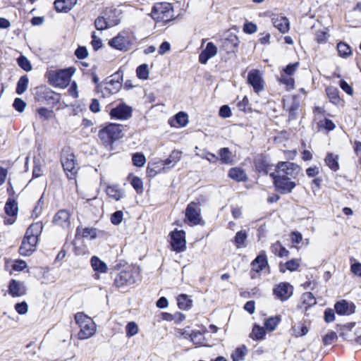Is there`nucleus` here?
I'll return each mask as SVG.
<instances>
[{"mask_svg":"<svg viewBox=\"0 0 361 361\" xmlns=\"http://www.w3.org/2000/svg\"><path fill=\"white\" fill-rule=\"evenodd\" d=\"M185 219L190 225H198L201 222L200 208L198 203L190 202L185 209Z\"/></svg>","mask_w":361,"mask_h":361,"instance_id":"nucleus-12","label":"nucleus"},{"mask_svg":"<svg viewBox=\"0 0 361 361\" xmlns=\"http://www.w3.org/2000/svg\"><path fill=\"white\" fill-rule=\"evenodd\" d=\"M133 109L124 103L118 104L113 108L109 113L112 119L126 121L131 118Z\"/></svg>","mask_w":361,"mask_h":361,"instance_id":"nucleus-11","label":"nucleus"},{"mask_svg":"<svg viewBox=\"0 0 361 361\" xmlns=\"http://www.w3.org/2000/svg\"><path fill=\"white\" fill-rule=\"evenodd\" d=\"M190 340L195 345H203L204 342V336L200 331H192L189 335Z\"/></svg>","mask_w":361,"mask_h":361,"instance_id":"nucleus-44","label":"nucleus"},{"mask_svg":"<svg viewBox=\"0 0 361 361\" xmlns=\"http://www.w3.org/2000/svg\"><path fill=\"white\" fill-rule=\"evenodd\" d=\"M8 292L13 298L21 297L26 294V288L23 282L12 279L9 283Z\"/></svg>","mask_w":361,"mask_h":361,"instance_id":"nucleus-17","label":"nucleus"},{"mask_svg":"<svg viewBox=\"0 0 361 361\" xmlns=\"http://www.w3.org/2000/svg\"><path fill=\"white\" fill-rule=\"evenodd\" d=\"M247 353V348L245 345H242L237 348L232 353L231 358L233 361H243Z\"/></svg>","mask_w":361,"mask_h":361,"instance_id":"nucleus-40","label":"nucleus"},{"mask_svg":"<svg viewBox=\"0 0 361 361\" xmlns=\"http://www.w3.org/2000/svg\"><path fill=\"white\" fill-rule=\"evenodd\" d=\"M247 82L253 88L255 93L259 94L264 90V81L262 74L259 70H251L248 73Z\"/></svg>","mask_w":361,"mask_h":361,"instance_id":"nucleus-9","label":"nucleus"},{"mask_svg":"<svg viewBox=\"0 0 361 361\" xmlns=\"http://www.w3.org/2000/svg\"><path fill=\"white\" fill-rule=\"evenodd\" d=\"M91 266L93 270L97 273L104 274L108 271L106 264L102 261L98 257L93 256L91 258Z\"/></svg>","mask_w":361,"mask_h":361,"instance_id":"nucleus-27","label":"nucleus"},{"mask_svg":"<svg viewBox=\"0 0 361 361\" xmlns=\"http://www.w3.org/2000/svg\"><path fill=\"white\" fill-rule=\"evenodd\" d=\"M54 224L63 228L71 226L70 214L66 210L59 211L54 217Z\"/></svg>","mask_w":361,"mask_h":361,"instance_id":"nucleus-21","label":"nucleus"},{"mask_svg":"<svg viewBox=\"0 0 361 361\" xmlns=\"http://www.w3.org/2000/svg\"><path fill=\"white\" fill-rule=\"evenodd\" d=\"M267 265L268 261L265 251L262 250L259 255L252 262V269L256 272H259Z\"/></svg>","mask_w":361,"mask_h":361,"instance_id":"nucleus-23","label":"nucleus"},{"mask_svg":"<svg viewBox=\"0 0 361 361\" xmlns=\"http://www.w3.org/2000/svg\"><path fill=\"white\" fill-rule=\"evenodd\" d=\"M329 37V31L327 28H324L323 30H318L315 33V40L319 44H323L326 42L328 38Z\"/></svg>","mask_w":361,"mask_h":361,"instance_id":"nucleus-45","label":"nucleus"},{"mask_svg":"<svg viewBox=\"0 0 361 361\" xmlns=\"http://www.w3.org/2000/svg\"><path fill=\"white\" fill-rule=\"evenodd\" d=\"M293 288L288 283H281L274 290L275 295L281 300H286L293 295Z\"/></svg>","mask_w":361,"mask_h":361,"instance_id":"nucleus-16","label":"nucleus"},{"mask_svg":"<svg viewBox=\"0 0 361 361\" xmlns=\"http://www.w3.org/2000/svg\"><path fill=\"white\" fill-rule=\"evenodd\" d=\"M266 329L258 324H254L250 337L255 341L263 340L265 338Z\"/></svg>","mask_w":361,"mask_h":361,"instance_id":"nucleus-31","label":"nucleus"},{"mask_svg":"<svg viewBox=\"0 0 361 361\" xmlns=\"http://www.w3.org/2000/svg\"><path fill=\"white\" fill-rule=\"evenodd\" d=\"M78 0H56L54 6L59 12H68L77 4Z\"/></svg>","mask_w":361,"mask_h":361,"instance_id":"nucleus-25","label":"nucleus"},{"mask_svg":"<svg viewBox=\"0 0 361 361\" xmlns=\"http://www.w3.org/2000/svg\"><path fill=\"white\" fill-rule=\"evenodd\" d=\"M137 274L133 269H126L121 271L115 279V283L118 286L133 284L137 281Z\"/></svg>","mask_w":361,"mask_h":361,"instance_id":"nucleus-13","label":"nucleus"},{"mask_svg":"<svg viewBox=\"0 0 361 361\" xmlns=\"http://www.w3.org/2000/svg\"><path fill=\"white\" fill-rule=\"evenodd\" d=\"M279 82L286 86L288 91L294 89L295 80L292 76L282 73L279 78Z\"/></svg>","mask_w":361,"mask_h":361,"instance_id":"nucleus-42","label":"nucleus"},{"mask_svg":"<svg viewBox=\"0 0 361 361\" xmlns=\"http://www.w3.org/2000/svg\"><path fill=\"white\" fill-rule=\"evenodd\" d=\"M123 212L117 211L111 215V221L114 225H119L123 221Z\"/></svg>","mask_w":361,"mask_h":361,"instance_id":"nucleus-59","label":"nucleus"},{"mask_svg":"<svg viewBox=\"0 0 361 361\" xmlns=\"http://www.w3.org/2000/svg\"><path fill=\"white\" fill-rule=\"evenodd\" d=\"M177 303L180 310H189L192 306V300L186 294H180L177 297Z\"/></svg>","mask_w":361,"mask_h":361,"instance_id":"nucleus-28","label":"nucleus"},{"mask_svg":"<svg viewBox=\"0 0 361 361\" xmlns=\"http://www.w3.org/2000/svg\"><path fill=\"white\" fill-rule=\"evenodd\" d=\"M326 92L331 102L334 104H338L341 103V99L339 97L338 90L336 87H329L326 88Z\"/></svg>","mask_w":361,"mask_h":361,"instance_id":"nucleus-38","label":"nucleus"},{"mask_svg":"<svg viewBox=\"0 0 361 361\" xmlns=\"http://www.w3.org/2000/svg\"><path fill=\"white\" fill-rule=\"evenodd\" d=\"M74 319L80 328L78 333L80 340L88 339L95 334L97 326L91 317L83 312H78L75 314Z\"/></svg>","mask_w":361,"mask_h":361,"instance_id":"nucleus-3","label":"nucleus"},{"mask_svg":"<svg viewBox=\"0 0 361 361\" xmlns=\"http://www.w3.org/2000/svg\"><path fill=\"white\" fill-rule=\"evenodd\" d=\"M42 226L39 223L32 224L26 231L22 244L19 248V252L23 256H30L35 251L38 236Z\"/></svg>","mask_w":361,"mask_h":361,"instance_id":"nucleus-1","label":"nucleus"},{"mask_svg":"<svg viewBox=\"0 0 361 361\" xmlns=\"http://www.w3.org/2000/svg\"><path fill=\"white\" fill-rule=\"evenodd\" d=\"M337 338L336 333L334 331H331L323 338V341L324 344L329 345L331 344Z\"/></svg>","mask_w":361,"mask_h":361,"instance_id":"nucleus-62","label":"nucleus"},{"mask_svg":"<svg viewBox=\"0 0 361 361\" xmlns=\"http://www.w3.org/2000/svg\"><path fill=\"white\" fill-rule=\"evenodd\" d=\"M75 71V69L74 68L56 71L50 70L47 72L46 77L51 85L64 89L69 85L71 77Z\"/></svg>","mask_w":361,"mask_h":361,"instance_id":"nucleus-2","label":"nucleus"},{"mask_svg":"<svg viewBox=\"0 0 361 361\" xmlns=\"http://www.w3.org/2000/svg\"><path fill=\"white\" fill-rule=\"evenodd\" d=\"M151 16L157 22H169L174 16L172 5L169 2L157 3L152 8Z\"/></svg>","mask_w":361,"mask_h":361,"instance_id":"nucleus-4","label":"nucleus"},{"mask_svg":"<svg viewBox=\"0 0 361 361\" xmlns=\"http://www.w3.org/2000/svg\"><path fill=\"white\" fill-rule=\"evenodd\" d=\"M13 105L16 111L23 112L26 106V103L22 99L16 98Z\"/></svg>","mask_w":361,"mask_h":361,"instance_id":"nucleus-60","label":"nucleus"},{"mask_svg":"<svg viewBox=\"0 0 361 361\" xmlns=\"http://www.w3.org/2000/svg\"><path fill=\"white\" fill-rule=\"evenodd\" d=\"M337 50L339 56L346 59L351 56L352 49L351 47L346 43L340 42L337 44Z\"/></svg>","mask_w":361,"mask_h":361,"instance_id":"nucleus-34","label":"nucleus"},{"mask_svg":"<svg viewBox=\"0 0 361 361\" xmlns=\"http://www.w3.org/2000/svg\"><path fill=\"white\" fill-rule=\"evenodd\" d=\"M137 76L142 80H147L149 77V69L147 64H142L136 69Z\"/></svg>","mask_w":361,"mask_h":361,"instance_id":"nucleus-47","label":"nucleus"},{"mask_svg":"<svg viewBox=\"0 0 361 361\" xmlns=\"http://www.w3.org/2000/svg\"><path fill=\"white\" fill-rule=\"evenodd\" d=\"M14 307L19 314H25L28 312V305L25 301L16 303Z\"/></svg>","mask_w":361,"mask_h":361,"instance_id":"nucleus-58","label":"nucleus"},{"mask_svg":"<svg viewBox=\"0 0 361 361\" xmlns=\"http://www.w3.org/2000/svg\"><path fill=\"white\" fill-rule=\"evenodd\" d=\"M271 252L279 257H288L289 252L286 249L279 241L274 243L271 247Z\"/></svg>","mask_w":361,"mask_h":361,"instance_id":"nucleus-33","label":"nucleus"},{"mask_svg":"<svg viewBox=\"0 0 361 361\" xmlns=\"http://www.w3.org/2000/svg\"><path fill=\"white\" fill-rule=\"evenodd\" d=\"M75 55L79 59H84L88 56V51L85 47H79L75 51Z\"/></svg>","mask_w":361,"mask_h":361,"instance_id":"nucleus-61","label":"nucleus"},{"mask_svg":"<svg viewBox=\"0 0 361 361\" xmlns=\"http://www.w3.org/2000/svg\"><path fill=\"white\" fill-rule=\"evenodd\" d=\"M181 158L180 152L178 151H173L172 153L170 154L168 159H166L165 161H163V165L164 166L162 169H160L159 171H153L152 169H151L149 166L147 167V172L152 175L154 176L158 173H161L165 170V166L167 165L172 164V166H174L176 163H177L178 161H180Z\"/></svg>","mask_w":361,"mask_h":361,"instance_id":"nucleus-20","label":"nucleus"},{"mask_svg":"<svg viewBox=\"0 0 361 361\" xmlns=\"http://www.w3.org/2000/svg\"><path fill=\"white\" fill-rule=\"evenodd\" d=\"M99 137L106 146L111 145L113 142L122 137L121 126L111 123L99 131Z\"/></svg>","mask_w":361,"mask_h":361,"instance_id":"nucleus-5","label":"nucleus"},{"mask_svg":"<svg viewBox=\"0 0 361 361\" xmlns=\"http://www.w3.org/2000/svg\"><path fill=\"white\" fill-rule=\"evenodd\" d=\"M299 173V166L292 162L281 161L276 166V174L285 177L295 178Z\"/></svg>","mask_w":361,"mask_h":361,"instance_id":"nucleus-7","label":"nucleus"},{"mask_svg":"<svg viewBox=\"0 0 361 361\" xmlns=\"http://www.w3.org/2000/svg\"><path fill=\"white\" fill-rule=\"evenodd\" d=\"M228 176L236 181H245L247 179L245 172L238 167L232 168L228 171Z\"/></svg>","mask_w":361,"mask_h":361,"instance_id":"nucleus-30","label":"nucleus"},{"mask_svg":"<svg viewBox=\"0 0 361 361\" xmlns=\"http://www.w3.org/2000/svg\"><path fill=\"white\" fill-rule=\"evenodd\" d=\"M271 176L273 178L276 190L281 194L290 193L296 186V183L290 180L291 178L285 177L274 173H271Z\"/></svg>","mask_w":361,"mask_h":361,"instance_id":"nucleus-6","label":"nucleus"},{"mask_svg":"<svg viewBox=\"0 0 361 361\" xmlns=\"http://www.w3.org/2000/svg\"><path fill=\"white\" fill-rule=\"evenodd\" d=\"M29 80L27 75L20 78L17 83L16 93L18 94H23L27 89Z\"/></svg>","mask_w":361,"mask_h":361,"instance_id":"nucleus-43","label":"nucleus"},{"mask_svg":"<svg viewBox=\"0 0 361 361\" xmlns=\"http://www.w3.org/2000/svg\"><path fill=\"white\" fill-rule=\"evenodd\" d=\"M257 25L252 23H247L243 26V31L247 34H253L257 32Z\"/></svg>","mask_w":361,"mask_h":361,"instance_id":"nucleus-64","label":"nucleus"},{"mask_svg":"<svg viewBox=\"0 0 361 361\" xmlns=\"http://www.w3.org/2000/svg\"><path fill=\"white\" fill-rule=\"evenodd\" d=\"M334 308L339 315H350L355 313L356 307L353 302L341 300L335 303Z\"/></svg>","mask_w":361,"mask_h":361,"instance_id":"nucleus-15","label":"nucleus"},{"mask_svg":"<svg viewBox=\"0 0 361 361\" xmlns=\"http://www.w3.org/2000/svg\"><path fill=\"white\" fill-rule=\"evenodd\" d=\"M76 233L77 234H80L83 238L90 237V238L92 239L95 238L97 235L96 231L93 228H85L82 229L81 231L79 228H78Z\"/></svg>","mask_w":361,"mask_h":361,"instance_id":"nucleus-51","label":"nucleus"},{"mask_svg":"<svg viewBox=\"0 0 361 361\" xmlns=\"http://www.w3.org/2000/svg\"><path fill=\"white\" fill-rule=\"evenodd\" d=\"M121 83L113 79L106 80L99 86L100 90L104 97L117 93L121 89Z\"/></svg>","mask_w":361,"mask_h":361,"instance_id":"nucleus-14","label":"nucleus"},{"mask_svg":"<svg viewBox=\"0 0 361 361\" xmlns=\"http://www.w3.org/2000/svg\"><path fill=\"white\" fill-rule=\"evenodd\" d=\"M105 191L109 197L116 201H118L125 197L123 190L120 188L117 185H107Z\"/></svg>","mask_w":361,"mask_h":361,"instance_id":"nucleus-24","label":"nucleus"},{"mask_svg":"<svg viewBox=\"0 0 361 361\" xmlns=\"http://www.w3.org/2000/svg\"><path fill=\"white\" fill-rule=\"evenodd\" d=\"M171 245L177 252H183L186 248L185 233L183 230L176 229L170 233Z\"/></svg>","mask_w":361,"mask_h":361,"instance_id":"nucleus-10","label":"nucleus"},{"mask_svg":"<svg viewBox=\"0 0 361 361\" xmlns=\"http://www.w3.org/2000/svg\"><path fill=\"white\" fill-rule=\"evenodd\" d=\"M62 166L65 171L70 173H67L69 178H73L75 171V163L74 160V155L71 154L61 159Z\"/></svg>","mask_w":361,"mask_h":361,"instance_id":"nucleus-22","label":"nucleus"},{"mask_svg":"<svg viewBox=\"0 0 361 361\" xmlns=\"http://www.w3.org/2000/svg\"><path fill=\"white\" fill-rule=\"evenodd\" d=\"M339 156L334 153H327L324 161L326 166L332 171H337L339 169Z\"/></svg>","mask_w":361,"mask_h":361,"instance_id":"nucleus-26","label":"nucleus"},{"mask_svg":"<svg viewBox=\"0 0 361 361\" xmlns=\"http://www.w3.org/2000/svg\"><path fill=\"white\" fill-rule=\"evenodd\" d=\"M126 336L128 337H132L136 335L139 331V328L137 324L134 322H130L128 323L126 326Z\"/></svg>","mask_w":361,"mask_h":361,"instance_id":"nucleus-49","label":"nucleus"},{"mask_svg":"<svg viewBox=\"0 0 361 361\" xmlns=\"http://www.w3.org/2000/svg\"><path fill=\"white\" fill-rule=\"evenodd\" d=\"M301 300L303 305V308L305 310L316 304V298L310 292L303 293L301 297Z\"/></svg>","mask_w":361,"mask_h":361,"instance_id":"nucleus-39","label":"nucleus"},{"mask_svg":"<svg viewBox=\"0 0 361 361\" xmlns=\"http://www.w3.org/2000/svg\"><path fill=\"white\" fill-rule=\"evenodd\" d=\"M280 316L271 317L264 322V326L267 331H274L281 322Z\"/></svg>","mask_w":361,"mask_h":361,"instance_id":"nucleus-36","label":"nucleus"},{"mask_svg":"<svg viewBox=\"0 0 361 361\" xmlns=\"http://www.w3.org/2000/svg\"><path fill=\"white\" fill-rule=\"evenodd\" d=\"M292 331L294 336L299 337L306 335L308 332V329L305 325L300 326H294L292 327Z\"/></svg>","mask_w":361,"mask_h":361,"instance_id":"nucleus-54","label":"nucleus"},{"mask_svg":"<svg viewBox=\"0 0 361 361\" xmlns=\"http://www.w3.org/2000/svg\"><path fill=\"white\" fill-rule=\"evenodd\" d=\"M247 233L245 231H240L236 233L235 236V243L238 248L245 247L246 246Z\"/></svg>","mask_w":361,"mask_h":361,"instance_id":"nucleus-41","label":"nucleus"},{"mask_svg":"<svg viewBox=\"0 0 361 361\" xmlns=\"http://www.w3.org/2000/svg\"><path fill=\"white\" fill-rule=\"evenodd\" d=\"M271 21L274 26L281 33H286L289 31L290 22L286 17L279 14H274L271 18Z\"/></svg>","mask_w":361,"mask_h":361,"instance_id":"nucleus-18","label":"nucleus"},{"mask_svg":"<svg viewBox=\"0 0 361 361\" xmlns=\"http://www.w3.org/2000/svg\"><path fill=\"white\" fill-rule=\"evenodd\" d=\"M238 45V40L236 36L231 39H226L224 42V47L227 49V52H234Z\"/></svg>","mask_w":361,"mask_h":361,"instance_id":"nucleus-46","label":"nucleus"},{"mask_svg":"<svg viewBox=\"0 0 361 361\" xmlns=\"http://www.w3.org/2000/svg\"><path fill=\"white\" fill-rule=\"evenodd\" d=\"M299 65V62L289 63L286 66V68H284L283 74L292 76L298 69Z\"/></svg>","mask_w":361,"mask_h":361,"instance_id":"nucleus-56","label":"nucleus"},{"mask_svg":"<svg viewBox=\"0 0 361 361\" xmlns=\"http://www.w3.org/2000/svg\"><path fill=\"white\" fill-rule=\"evenodd\" d=\"M219 159H220L223 164H229L232 163V153L228 147L221 148L219 151Z\"/></svg>","mask_w":361,"mask_h":361,"instance_id":"nucleus-37","label":"nucleus"},{"mask_svg":"<svg viewBox=\"0 0 361 361\" xmlns=\"http://www.w3.org/2000/svg\"><path fill=\"white\" fill-rule=\"evenodd\" d=\"M36 99L39 102H47V104H55L59 102L60 95L49 87L42 86L37 88Z\"/></svg>","mask_w":361,"mask_h":361,"instance_id":"nucleus-8","label":"nucleus"},{"mask_svg":"<svg viewBox=\"0 0 361 361\" xmlns=\"http://www.w3.org/2000/svg\"><path fill=\"white\" fill-rule=\"evenodd\" d=\"M176 121L180 126L184 127L188 123V116L180 111L176 115Z\"/></svg>","mask_w":361,"mask_h":361,"instance_id":"nucleus-53","label":"nucleus"},{"mask_svg":"<svg viewBox=\"0 0 361 361\" xmlns=\"http://www.w3.org/2000/svg\"><path fill=\"white\" fill-rule=\"evenodd\" d=\"M131 185L137 193H142L143 192V182L141 178L134 177L131 180Z\"/></svg>","mask_w":361,"mask_h":361,"instance_id":"nucleus-57","label":"nucleus"},{"mask_svg":"<svg viewBox=\"0 0 361 361\" xmlns=\"http://www.w3.org/2000/svg\"><path fill=\"white\" fill-rule=\"evenodd\" d=\"M18 63L21 68L27 72L32 70V65L30 62L24 56H21L18 59Z\"/></svg>","mask_w":361,"mask_h":361,"instance_id":"nucleus-50","label":"nucleus"},{"mask_svg":"<svg viewBox=\"0 0 361 361\" xmlns=\"http://www.w3.org/2000/svg\"><path fill=\"white\" fill-rule=\"evenodd\" d=\"M92 40L91 42L92 46L93 49L95 51H97L99 48L102 47V42L99 37H97L94 32L92 34Z\"/></svg>","mask_w":361,"mask_h":361,"instance_id":"nucleus-63","label":"nucleus"},{"mask_svg":"<svg viewBox=\"0 0 361 361\" xmlns=\"http://www.w3.org/2000/svg\"><path fill=\"white\" fill-rule=\"evenodd\" d=\"M94 26L98 30H104L108 28L109 24L104 17L99 16L94 21Z\"/></svg>","mask_w":361,"mask_h":361,"instance_id":"nucleus-55","label":"nucleus"},{"mask_svg":"<svg viewBox=\"0 0 361 361\" xmlns=\"http://www.w3.org/2000/svg\"><path fill=\"white\" fill-rule=\"evenodd\" d=\"M217 54V47L212 42L207 44L206 47L199 56V61L202 64H206L209 59L215 56Z\"/></svg>","mask_w":361,"mask_h":361,"instance_id":"nucleus-19","label":"nucleus"},{"mask_svg":"<svg viewBox=\"0 0 361 361\" xmlns=\"http://www.w3.org/2000/svg\"><path fill=\"white\" fill-rule=\"evenodd\" d=\"M128 42L121 35H118L109 42V44L118 50H123L126 48Z\"/></svg>","mask_w":361,"mask_h":361,"instance_id":"nucleus-29","label":"nucleus"},{"mask_svg":"<svg viewBox=\"0 0 361 361\" xmlns=\"http://www.w3.org/2000/svg\"><path fill=\"white\" fill-rule=\"evenodd\" d=\"M133 164L137 167H142L146 163V158L142 153H135L132 157Z\"/></svg>","mask_w":361,"mask_h":361,"instance_id":"nucleus-48","label":"nucleus"},{"mask_svg":"<svg viewBox=\"0 0 361 361\" xmlns=\"http://www.w3.org/2000/svg\"><path fill=\"white\" fill-rule=\"evenodd\" d=\"M39 117L45 121L50 119L54 116L52 110H49L47 108L42 107L37 110Z\"/></svg>","mask_w":361,"mask_h":361,"instance_id":"nucleus-52","label":"nucleus"},{"mask_svg":"<svg viewBox=\"0 0 361 361\" xmlns=\"http://www.w3.org/2000/svg\"><path fill=\"white\" fill-rule=\"evenodd\" d=\"M300 266V260L299 259H290L286 262L284 264H280L279 269L281 272L284 273L286 270H289L290 271H294L298 269Z\"/></svg>","mask_w":361,"mask_h":361,"instance_id":"nucleus-35","label":"nucleus"},{"mask_svg":"<svg viewBox=\"0 0 361 361\" xmlns=\"http://www.w3.org/2000/svg\"><path fill=\"white\" fill-rule=\"evenodd\" d=\"M4 209L7 215L16 217L18 211V204L14 200L8 198L6 202Z\"/></svg>","mask_w":361,"mask_h":361,"instance_id":"nucleus-32","label":"nucleus"}]
</instances>
